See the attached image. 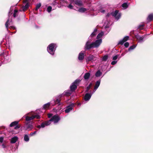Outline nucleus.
I'll use <instances>...</instances> for the list:
<instances>
[{
	"mask_svg": "<svg viewBox=\"0 0 153 153\" xmlns=\"http://www.w3.org/2000/svg\"><path fill=\"white\" fill-rule=\"evenodd\" d=\"M60 120V118L59 116L54 115L50 120L42 123L40 125L37 126V127L38 128H44L46 126L50 125L51 124V121L53 122L54 124H56Z\"/></svg>",
	"mask_w": 153,
	"mask_h": 153,
	"instance_id": "nucleus-1",
	"label": "nucleus"
},
{
	"mask_svg": "<svg viewBox=\"0 0 153 153\" xmlns=\"http://www.w3.org/2000/svg\"><path fill=\"white\" fill-rule=\"evenodd\" d=\"M72 92L71 90H67L64 91L63 94L60 95L58 97H56L55 99H53L51 101V104L53 106L56 104L58 105H63V103L60 102L61 100L60 98L62 97V95L69 96L72 94Z\"/></svg>",
	"mask_w": 153,
	"mask_h": 153,
	"instance_id": "nucleus-2",
	"label": "nucleus"
},
{
	"mask_svg": "<svg viewBox=\"0 0 153 153\" xmlns=\"http://www.w3.org/2000/svg\"><path fill=\"white\" fill-rule=\"evenodd\" d=\"M40 116L35 112H31L28 113L23 116V118H25L26 122H30L34 119H39Z\"/></svg>",
	"mask_w": 153,
	"mask_h": 153,
	"instance_id": "nucleus-3",
	"label": "nucleus"
},
{
	"mask_svg": "<svg viewBox=\"0 0 153 153\" xmlns=\"http://www.w3.org/2000/svg\"><path fill=\"white\" fill-rule=\"evenodd\" d=\"M102 42L101 39L96 40L95 42L90 44V42L88 41L85 45V49H89L91 48L98 47Z\"/></svg>",
	"mask_w": 153,
	"mask_h": 153,
	"instance_id": "nucleus-4",
	"label": "nucleus"
},
{
	"mask_svg": "<svg viewBox=\"0 0 153 153\" xmlns=\"http://www.w3.org/2000/svg\"><path fill=\"white\" fill-rule=\"evenodd\" d=\"M12 14V13H11V12L10 11L9 12L8 19L5 24V26L7 30L8 28L12 29H15V27L12 25V20L11 17L10 18V16Z\"/></svg>",
	"mask_w": 153,
	"mask_h": 153,
	"instance_id": "nucleus-5",
	"label": "nucleus"
},
{
	"mask_svg": "<svg viewBox=\"0 0 153 153\" xmlns=\"http://www.w3.org/2000/svg\"><path fill=\"white\" fill-rule=\"evenodd\" d=\"M108 23H109L108 22V24H107L106 25H104L103 26L102 28L103 29H105L106 30V32L105 31L104 32L102 31L100 33H99L97 37V39H100L103 35L104 34H106L109 32L110 30V29L109 27Z\"/></svg>",
	"mask_w": 153,
	"mask_h": 153,
	"instance_id": "nucleus-6",
	"label": "nucleus"
},
{
	"mask_svg": "<svg viewBox=\"0 0 153 153\" xmlns=\"http://www.w3.org/2000/svg\"><path fill=\"white\" fill-rule=\"evenodd\" d=\"M56 47L57 46L56 44L51 43L47 47L48 51L51 54L53 55L54 53V52Z\"/></svg>",
	"mask_w": 153,
	"mask_h": 153,
	"instance_id": "nucleus-7",
	"label": "nucleus"
},
{
	"mask_svg": "<svg viewBox=\"0 0 153 153\" xmlns=\"http://www.w3.org/2000/svg\"><path fill=\"white\" fill-rule=\"evenodd\" d=\"M81 81L79 79H77L76 80L73 82L70 85V90L72 91H74L77 88V86L79 85V83Z\"/></svg>",
	"mask_w": 153,
	"mask_h": 153,
	"instance_id": "nucleus-8",
	"label": "nucleus"
},
{
	"mask_svg": "<svg viewBox=\"0 0 153 153\" xmlns=\"http://www.w3.org/2000/svg\"><path fill=\"white\" fill-rule=\"evenodd\" d=\"M33 128V126L32 122H26L23 127L24 130L29 131L31 130Z\"/></svg>",
	"mask_w": 153,
	"mask_h": 153,
	"instance_id": "nucleus-9",
	"label": "nucleus"
},
{
	"mask_svg": "<svg viewBox=\"0 0 153 153\" xmlns=\"http://www.w3.org/2000/svg\"><path fill=\"white\" fill-rule=\"evenodd\" d=\"M111 15L115 17V18L117 20L120 18L121 15L120 13L119 12V11L116 10L115 11H113L111 13Z\"/></svg>",
	"mask_w": 153,
	"mask_h": 153,
	"instance_id": "nucleus-10",
	"label": "nucleus"
},
{
	"mask_svg": "<svg viewBox=\"0 0 153 153\" xmlns=\"http://www.w3.org/2000/svg\"><path fill=\"white\" fill-rule=\"evenodd\" d=\"M74 106V103H71L69 104L66 107V109L65 111V113H69L73 109V108Z\"/></svg>",
	"mask_w": 153,
	"mask_h": 153,
	"instance_id": "nucleus-11",
	"label": "nucleus"
},
{
	"mask_svg": "<svg viewBox=\"0 0 153 153\" xmlns=\"http://www.w3.org/2000/svg\"><path fill=\"white\" fill-rule=\"evenodd\" d=\"M91 96V94L90 93H87L85 94L84 97V99L85 101H88L90 99Z\"/></svg>",
	"mask_w": 153,
	"mask_h": 153,
	"instance_id": "nucleus-12",
	"label": "nucleus"
},
{
	"mask_svg": "<svg viewBox=\"0 0 153 153\" xmlns=\"http://www.w3.org/2000/svg\"><path fill=\"white\" fill-rule=\"evenodd\" d=\"M85 52L84 51H81L79 54L78 59L79 60H82L84 57Z\"/></svg>",
	"mask_w": 153,
	"mask_h": 153,
	"instance_id": "nucleus-13",
	"label": "nucleus"
},
{
	"mask_svg": "<svg viewBox=\"0 0 153 153\" xmlns=\"http://www.w3.org/2000/svg\"><path fill=\"white\" fill-rule=\"evenodd\" d=\"M19 139V138L16 136H15L12 137L10 140V143L11 144L15 143Z\"/></svg>",
	"mask_w": 153,
	"mask_h": 153,
	"instance_id": "nucleus-14",
	"label": "nucleus"
},
{
	"mask_svg": "<svg viewBox=\"0 0 153 153\" xmlns=\"http://www.w3.org/2000/svg\"><path fill=\"white\" fill-rule=\"evenodd\" d=\"M136 38L137 39L138 41L139 42H142L144 41V37L143 36H141L138 35L136 36Z\"/></svg>",
	"mask_w": 153,
	"mask_h": 153,
	"instance_id": "nucleus-15",
	"label": "nucleus"
},
{
	"mask_svg": "<svg viewBox=\"0 0 153 153\" xmlns=\"http://www.w3.org/2000/svg\"><path fill=\"white\" fill-rule=\"evenodd\" d=\"M30 140V138L28 135L25 134L24 136V140L25 142H28Z\"/></svg>",
	"mask_w": 153,
	"mask_h": 153,
	"instance_id": "nucleus-16",
	"label": "nucleus"
},
{
	"mask_svg": "<svg viewBox=\"0 0 153 153\" xmlns=\"http://www.w3.org/2000/svg\"><path fill=\"white\" fill-rule=\"evenodd\" d=\"M52 101V100H51V101ZM51 103L49 102L47 103L46 104H44L43 105V108L44 109H45L48 108H49L51 104V105L52 106H53L51 104Z\"/></svg>",
	"mask_w": 153,
	"mask_h": 153,
	"instance_id": "nucleus-17",
	"label": "nucleus"
},
{
	"mask_svg": "<svg viewBox=\"0 0 153 153\" xmlns=\"http://www.w3.org/2000/svg\"><path fill=\"white\" fill-rule=\"evenodd\" d=\"M96 59V58L92 55H91L87 58V60L88 61H94Z\"/></svg>",
	"mask_w": 153,
	"mask_h": 153,
	"instance_id": "nucleus-18",
	"label": "nucleus"
},
{
	"mask_svg": "<svg viewBox=\"0 0 153 153\" xmlns=\"http://www.w3.org/2000/svg\"><path fill=\"white\" fill-rule=\"evenodd\" d=\"M90 76V74L89 73H86L84 76V79L85 80L88 79Z\"/></svg>",
	"mask_w": 153,
	"mask_h": 153,
	"instance_id": "nucleus-19",
	"label": "nucleus"
},
{
	"mask_svg": "<svg viewBox=\"0 0 153 153\" xmlns=\"http://www.w3.org/2000/svg\"><path fill=\"white\" fill-rule=\"evenodd\" d=\"M100 80H99L97 81L95 83V85L94 86V88H95V89H97L100 85Z\"/></svg>",
	"mask_w": 153,
	"mask_h": 153,
	"instance_id": "nucleus-20",
	"label": "nucleus"
},
{
	"mask_svg": "<svg viewBox=\"0 0 153 153\" xmlns=\"http://www.w3.org/2000/svg\"><path fill=\"white\" fill-rule=\"evenodd\" d=\"M19 121H15L11 123L10 125V127H12L14 126H15L16 125L18 124L19 123Z\"/></svg>",
	"mask_w": 153,
	"mask_h": 153,
	"instance_id": "nucleus-21",
	"label": "nucleus"
},
{
	"mask_svg": "<svg viewBox=\"0 0 153 153\" xmlns=\"http://www.w3.org/2000/svg\"><path fill=\"white\" fill-rule=\"evenodd\" d=\"M88 10V9H86L85 8H83V7H81L79 8L78 11L79 12H81V13H84L85 12V11H87Z\"/></svg>",
	"mask_w": 153,
	"mask_h": 153,
	"instance_id": "nucleus-22",
	"label": "nucleus"
},
{
	"mask_svg": "<svg viewBox=\"0 0 153 153\" xmlns=\"http://www.w3.org/2000/svg\"><path fill=\"white\" fill-rule=\"evenodd\" d=\"M75 4L79 6H81L82 5V3L81 1H80L76 0L75 1Z\"/></svg>",
	"mask_w": 153,
	"mask_h": 153,
	"instance_id": "nucleus-23",
	"label": "nucleus"
},
{
	"mask_svg": "<svg viewBox=\"0 0 153 153\" xmlns=\"http://www.w3.org/2000/svg\"><path fill=\"white\" fill-rule=\"evenodd\" d=\"M102 74V72L100 71V70H98L95 74V76L97 77H99Z\"/></svg>",
	"mask_w": 153,
	"mask_h": 153,
	"instance_id": "nucleus-24",
	"label": "nucleus"
},
{
	"mask_svg": "<svg viewBox=\"0 0 153 153\" xmlns=\"http://www.w3.org/2000/svg\"><path fill=\"white\" fill-rule=\"evenodd\" d=\"M28 7L29 4L28 3H27L25 6L22 7V10L24 11H25L28 8Z\"/></svg>",
	"mask_w": 153,
	"mask_h": 153,
	"instance_id": "nucleus-25",
	"label": "nucleus"
},
{
	"mask_svg": "<svg viewBox=\"0 0 153 153\" xmlns=\"http://www.w3.org/2000/svg\"><path fill=\"white\" fill-rule=\"evenodd\" d=\"M144 25L143 24L140 25L137 27V29L139 30L143 29L144 27Z\"/></svg>",
	"mask_w": 153,
	"mask_h": 153,
	"instance_id": "nucleus-26",
	"label": "nucleus"
},
{
	"mask_svg": "<svg viewBox=\"0 0 153 153\" xmlns=\"http://www.w3.org/2000/svg\"><path fill=\"white\" fill-rule=\"evenodd\" d=\"M147 19L149 21H151L153 19V15L152 14L149 15Z\"/></svg>",
	"mask_w": 153,
	"mask_h": 153,
	"instance_id": "nucleus-27",
	"label": "nucleus"
},
{
	"mask_svg": "<svg viewBox=\"0 0 153 153\" xmlns=\"http://www.w3.org/2000/svg\"><path fill=\"white\" fill-rule=\"evenodd\" d=\"M92 85V83L91 82L90 83L88 86H87V87L86 88V90L85 91V92H88L89 90L90 89Z\"/></svg>",
	"mask_w": 153,
	"mask_h": 153,
	"instance_id": "nucleus-28",
	"label": "nucleus"
},
{
	"mask_svg": "<svg viewBox=\"0 0 153 153\" xmlns=\"http://www.w3.org/2000/svg\"><path fill=\"white\" fill-rule=\"evenodd\" d=\"M136 46V45H133L130 46L129 48H128V51H131L132 50H133L134 49Z\"/></svg>",
	"mask_w": 153,
	"mask_h": 153,
	"instance_id": "nucleus-29",
	"label": "nucleus"
},
{
	"mask_svg": "<svg viewBox=\"0 0 153 153\" xmlns=\"http://www.w3.org/2000/svg\"><path fill=\"white\" fill-rule=\"evenodd\" d=\"M18 12V10H15L14 11V13L13 14V16L14 18L16 17V16H17L18 14L17 13Z\"/></svg>",
	"mask_w": 153,
	"mask_h": 153,
	"instance_id": "nucleus-30",
	"label": "nucleus"
},
{
	"mask_svg": "<svg viewBox=\"0 0 153 153\" xmlns=\"http://www.w3.org/2000/svg\"><path fill=\"white\" fill-rule=\"evenodd\" d=\"M128 5L126 3H124L122 4V7L124 9L128 7Z\"/></svg>",
	"mask_w": 153,
	"mask_h": 153,
	"instance_id": "nucleus-31",
	"label": "nucleus"
},
{
	"mask_svg": "<svg viewBox=\"0 0 153 153\" xmlns=\"http://www.w3.org/2000/svg\"><path fill=\"white\" fill-rule=\"evenodd\" d=\"M97 31V30L96 29H95L94 30V31L91 34V36L92 37H93L96 34V33Z\"/></svg>",
	"mask_w": 153,
	"mask_h": 153,
	"instance_id": "nucleus-32",
	"label": "nucleus"
},
{
	"mask_svg": "<svg viewBox=\"0 0 153 153\" xmlns=\"http://www.w3.org/2000/svg\"><path fill=\"white\" fill-rule=\"evenodd\" d=\"M108 58V55H105L103 56L102 59V61H106Z\"/></svg>",
	"mask_w": 153,
	"mask_h": 153,
	"instance_id": "nucleus-33",
	"label": "nucleus"
},
{
	"mask_svg": "<svg viewBox=\"0 0 153 153\" xmlns=\"http://www.w3.org/2000/svg\"><path fill=\"white\" fill-rule=\"evenodd\" d=\"M59 4V2L57 1V0L54 1L52 3V5L54 7H55L57 4Z\"/></svg>",
	"mask_w": 153,
	"mask_h": 153,
	"instance_id": "nucleus-34",
	"label": "nucleus"
},
{
	"mask_svg": "<svg viewBox=\"0 0 153 153\" xmlns=\"http://www.w3.org/2000/svg\"><path fill=\"white\" fill-rule=\"evenodd\" d=\"M41 4L40 3H39L36 4V10H38L40 8L41 6Z\"/></svg>",
	"mask_w": 153,
	"mask_h": 153,
	"instance_id": "nucleus-35",
	"label": "nucleus"
},
{
	"mask_svg": "<svg viewBox=\"0 0 153 153\" xmlns=\"http://www.w3.org/2000/svg\"><path fill=\"white\" fill-rule=\"evenodd\" d=\"M52 7L51 6H48L47 9V10L48 13H50L51 11Z\"/></svg>",
	"mask_w": 153,
	"mask_h": 153,
	"instance_id": "nucleus-36",
	"label": "nucleus"
},
{
	"mask_svg": "<svg viewBox=\"0 0 153 153\" xmlns=\"http://www.w3.org/2000/svg\"><path fill=\"white\" fill-rule=\"evenodd\" d=\"M125 41L123 39L120 40L118 43V44L122 45L124 43Z\"/></svg>",
	"mask_w": 153,
	"mask_h": 153,
	"instance_id": "nucleus-37",
	"label": "nucleus"
},
{
	"mask_svg": "<svg viewBox=\"0 0 153 153\" xmlns=\"http://www.w3.org/2000/svg\"><path fill=\"white\" fill-rule=\"evenodd\" d=\"M97 89H95V88H94V89L93 90V91L92 92L91 91H90V94H91V95H92L95 92V91Z\"/></svg>",
	"mask_w": 153,
	"mask_h": 153,
	"instance_id": "nucleus-38",
	"label": "nucleus"
},
{
	"mask_svg": "<svg viewBox=\"0 0 153 153\" xmlns=\"http://www.w3.org/2000/svg\"><path fill=\"white\" fill-rule=\"evenodd\" d=\"M129 38V37L128 36H126L125 37L123 38V40H124V41H125V42L126 41H127V40H128V39Z\"/></svg>",
	"mask_w": 153,
	"mask_h": 153,
	"instance_id": "nucleus-39",
	"label": "nucleus"
},
{
	"mask_svg": "<svg viewBox=\"0 0 153 153\" xmlns=\"http://www.w3.org/2000/svg\"><path fill=\"white\" fill-rule=\"evenodd\" d=\"M118 55H116L115 56H114L113 57V60L114 61H115L118 58Z\"/></svg>",
	"mask_w": 153,
	"mask_h": 153,
	"instance_id": "nucleus-40",
	"label": "nucleus"
},
{
	"mask_svg": "<svg viewBox=\"0 0 153 153\" xmlns=\"http://www.w3.org/2000/svg\"><path fill=\"white\" fill-rule=\"evenodd\" d=\"M36 131H34L33 132H31L30 134V135L31 136H33L36 133Z\"/></svg>",
	"mask_w": 153,
	"mask_h": 153,
	"instance_id": "nucleus-41",
	"label": "nucleus"
},
{
	"mask_svg": "<svg viewBox=\"0 0 153 153\" xmlns=\"http://www.w3.org/2000/svg\"><path fill=\"white\" fill-rule=\"evenodd\" d=\"M124 45L126 48H127L129 45V43L128 42H126L125 43Z\"/></svg>",
	"mask_w": 153,
	"mask_h": 153,
	"instance_id": "nucleus-42",
	"label": "nucleus"
},
{
	"mask_svg": "<svg viewBox=\"0 0 153 153\" xmlns=\"http://www.w3.org/2000/svg\"><path fill=\"white\" fill-rule=\"evenodd\" d=\"M117 61H113L111 63V65H114L115 64L117 63Z\"/></svg>",
	"mask_w": 153,
	"mask_h": 153,
	"instance_id": "nucleus-43",
	"label": "nucleus"
},
{
	"mask_svg": "<svg viewBox=\"0 0 153 153\" xmlns=\"http://www.w3.org/2000/svg\"><path fill=\"white\" fill-rule=\"evenodd\" d=\"M20 126H19L18 124H17V125H16L15 126L14 128L16 129H17L19 128H20Z\"/></svg>",
	"mask_w": 153,
	"mask_h": 153,
	"instance_id": "nucleus-44",
	"label": "nucleus"
},
{
	"mask_svg": "<svg viewBox=\"0 0 153 153\" xmlns=\"http://www.w3.org/2000/svg\"><path fill=\"white\" fill-rule=\"evenodd\" d=\"M4 140L3 138L2 137H0V143H2L3 142Z\"/></svg>",
	"mask_w": 153,
	"mask_h": 153,
	"instance_id": "nucleus-45",
	"label": "nucleus"
},
{
	"mask_svg": "<svg viewBox=\"0 0 153 153\" xmlns=\"http://www.w3.org/2000/svg\"><path fill=\"white\" fill-rule=\"evenodd\" d=\"M48 117L49 118H51L53 117L52 114H48Z\"/></svg>",
	"mask_w": 153,
	"mask_h": 153,
	"instance_id": "nucleus-46",
	"label": "nucleus"
},
{
	"mask_svg": "<svg viewBox=\"0 0 153 153\" xmlns=\"http://www.w3.org/2000/svg\"><path fill=\"white\" fill-rule=\"evenodd\" d=\"M68 8L71 9H73V6L71 5V4H70L68 6Z\"/></svg>",
	"mask_w": 153,
	"mask_h": 153,
	"instance_id": "nucleus-47",
	"label": "nucleus"
},
{
	"mask_svg": "<svg viewBox=\"0 0 153 153\" xmlns=\"http://www.w3.org/2000/svg\"><path fill=\"white\" fill-rule=\"evenodd\" d=\"M103 22H104V25H105H105H107V24H108V22L109 23H108L109 26L110 22H109L107 21L106 22H105L104 21H103ZM103 26H104V25H103Z\"/></svg>",
	"mask_w": 153,
	"mask_h": 153,
	"instance_id": "nucleus-48",
	"label": "nucleus"
},
{
	"mask_svg": "<svg viewBox=\"0 0 153 153\" xmlns=\"http://www.w3.org/2000/svg\"><path fill=\"white\" fill-rule=\"evenodd\" d=\"M100 11V12L101 13H104L105 12V11L104 10H100V11H98V12L99 13Z\"/></svg>",
	"mask_w": 153,
	"mask_h": 153,
	"instance_id": "nucleus-49",
	"label": "nucleus"
},
{
	"mask_svg": "<svg viewBox=\"0 0 153 153\" xmlns=\"http://www.w3.org/2000/svg\"><path fill=\"white\" fill-rule=\"evenodd\" d=\"M93 8H91L90 9V11H94L95 10V8H94V7H93Z\"/></svg>",
	"mask_w": 153,
	"mask_h": 153,
	"instance_id": "nucleus-50",
	"label": "nucleus"
},
{
	"mask_svg": "<svg viewBox=\"0 0 153 153\" xmlns=\"http://www.w3.org/2000/svg\"><path fill=\"white\" fill-rule=\"evenodd\" d=\"M2 146L3 148H4L6 147V146L4 144H2Z\"/></svg>",
	"mask_w": 153,
	"mask_h": 153,
	"instance_id": "nucleus-51",
	"label": "nucleus"
},
{
	"mask_svg": "<svg viewBox=\"0 0 153 153\" xmlns=\"http://www.w3.org/2000/svg\"><path fill=\"white\" fill-rule=\"evenodd\" d=\"M28 0H25L24 1V3H26L27 2Z\"/></svg>",
	"mask_w": 153,
	"mask_h": 153,
	"instance_id": "nucleus-52",
	"label": "nucleus"
},
{
	"mask_svg": "<svg viewBox=\"0 0 153 153\" xmlns=\"http://www.w3.org/2000/svg\"><path fill=\"white\" fill-rule=\"evenodd\" d=\"M109 15L110 14L109 13H108L106 16V17H108L109 16Z\"/></svg>",
	"mask_w": 153,
	"mask_h": 153,
	"instance_id": "nucleus-53",
	"label": "nucleus"
},
{
	"mask_svg": "<svg viewBox=\"0 0 153 153\" xmlns=\"http://www.w3.org/2000/svg\"><path fill=\"white\" fill-rule=\"evenodd\" d=\"M124 55V54L123 53H122V54H121V56H123V55Z\"/></svg>",
	"mask_w": 153,
	"mask_h": 153,
	"instance_id": "nucleus-54",
	"label": "nucleus"
},
{
	"mask_svg": "<svg viewBox=\"0 0 153 153\" xmlns=\"http://www.w3.org/2000/svg\"><path fill=\"white\" fill-rule=\"evenodd\" d=\"M22 10H20L19 11H22Z\"/></svg>",
	"mask_w": 153,
	"mask_h": 153,
	"instance_id": "nucleus-55",
	"label": "nucleus"
},
{
	"mask_svg": "<svg viewBox=\"0 0 153 153\" xmlns=\"http://www.w3.org/2000/svg\"><path fill=\"white\" fill-rule=\"evenodd\" d=\"M80 105V103L78 104V105Z\"/></svg>",
	"mask_w": 153,
	"mask_h": 153,
	"instance_id": "nucleus-56",
	"label": "nucleus"
},
{
	"mask_svg": "<svg viewBox=\"0 0 153 153\" xmlns=\"http://www.w3.org/2000/svg\"><path fill=\"white\" fill-rule=\"evenodd\" d=\"M107 72V71H106L105 72V74Z\"/></svg>",
	"mask_w": 153,
	"mask_h": 153,
	"instance_id": "nucleus-57",
	"label": "nucleus"
},
{
	"mask_svg": "<svg viewBox=\"0 0 153 153\" xmlns=\"http://www.w3.org/2000/svg\"><path fill=\"white\" fill-rule=\"evenodd\" d=\"M63 1L64 2H65V1Z\"/></svg>",
	"mask_w": 153,
	"mask_h": 153,
	"instance_id": "nucleus-58",
	"label": "nucleus"
}]
</instances>
